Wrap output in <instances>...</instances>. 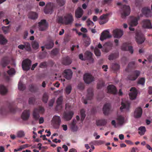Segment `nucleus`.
<instances>
[{
    "instance_id": "1",
    "label": "nucleus",
    "mask_w": 152,
    "mask_h": 152,
    "mask_svg": "<svg viewBox=\"0 0 152 152\" xmlns=\"http://www.w3.org/2000/svg\"><path fill=\"white\" fill-rule=\"evenodd\" d=\"M57 21L59 23L65 25H71L74 21V18L71 13H68L66 14L63 17L62 16L58 17Z\"/></svg>"
},
{
    "instance_id": "2",
    "label": "nucleus",
    "mask_w": 152,
    "mask_h": 152,
    "mask_svg": "<svg viewBox=\"0 0 152 152\" xmlns=\"http://www.w3.org/2000/svg\"><path fill=\"white\" fill-rule=\"evenodd\" d=\"M16 111V109L14 107L12 103H9L7 109L5 107H2L0 109V113L2 114H5L8 111L12 113H14Z\"/></svg>"
},
{
    "instance_id": "3",
    "label": "nucleus",
    "mask_w": 152,
    "mask_h": 152,
    "mask_svg": "<svg viewBox=\"0 0 152 152\" xmlns=\"http://www.w3.org/2000/svg\"><path fill=\"white\" fill-rule=\"evenodd\" d=\"M56 8V6L50 2L48 3L44 10V11L46 14H51L53 12V10Z\"/></svg>"
},
{
    "instance_id": "4",
    "label": "nucleus",
    "mask_w": 152,
    "mask_h": 152,
    "mask_svg": "<svg viewBox=\"0 0 152 152\" xmlns=\"http://www.w3.org/2000/svg\"><path fill=\"white\" fill-rule=\"evenodd\" d=\"M121 17L123 18H125L129 15L130 12V8L129 6L126 5H122L121 6Z\"/></svg>"
},
{
    "instance_id": "5",
    "label": "nucleus",
    "mask_w": 152,
    "mask_h": 152,
    "mask_svg": "<svg viewBox=\"0 0 152 152\" xmlns=\"http://www.w3.org/2000/svg\"><path fill=\"white\" fill-rule=\"evenodd\" d=\"M45 111L44 108L42 107H38L35 108L33 112V118L35 120H38L39 117V113H43Z\"/></svg>"
},
{
    "instance_id": "6",
    "label": "nucleus",
    "mask_w": 152,
    "mask_h": 152,
    "mask_svg": "<svg viewBox=\"0 0 152 152\" xmlns=\"http://www.w3.org/2000/svg\"><path fill=\"white\" fill-rule=\"evenodd\" d=\"M113 45V44L112 42H107L103 45L102 50L103 52L107 53L112 49Z\"/></svg>"
},
{
    "instance_id": "7",
    "label": "nucleus",
    "mask_w": 152,
    "mask_h": 152,
    "mask_svg": "<svg viewBox=\"0 0 152 152\" xmlns=\"http://www.w3.org/2000/svg\"><path fill=\"white\" fill-rule=\"evenodd\" d=\"M39 29L40 31L46 30L48 27V23L45 19L41 20L38 23Z\"/></svg>"
},
{
    "instance_id": "8",
    "label": "nucleus",
    "mask_w": 152,
    "mask_h": 152,
    "mask_svg": "<svg viewBox=\"0 0 152 152\" xmlns=\"http://www.w3.org/2000/svg\"><path fill=\"white\" fill-rule=\"evenodd\" d=\"M52 122L53 124V126L55 128H58L61 123L60 117L58 116L55 115L52 119Z\"/></svg>"
},
{
    "instance_id": "9",
    "label": "nucleus",
    "mask_w": 152,
    "mask_h": 152,
    "mask_svg": "<svg viewBox=\"0 0 152 152\" xmlns=\"http://www.w3.org/2000/svg\"><path fill=\"white\" fill-rule=\"evenodd\" d=\"M87 94L86 96V99L83 100V102L85 104H87V100H91L92 99L93 96V90L92 88H88L87 90ZM83 98L82 100H83Z\"/></svg>"
},
{
    "instance_id": "10",
    "label": "nucleus",
    "mask_w": 152,
    "mask_h": 152,
    "mask_svg": "<svg viewBox=\"0 0 152 152\" xmlns=\"http://www.w3.org/2000/svg\"><path fill=\"white\" fill-rule=\"evenodd\" d=\"M31 64V61L28 59L24 60L22 63V66L24 70L27 71L30 69V66Z\"/></svg>"
},
{
    "instance_id": "11",
    "label": "nucleus",
    "mask_w": 152,
    "mask_h": 152,
    "mask_svg": "<svg viewBox=\"0 0 152 152\" xmlns=\"http://www.w3.org/2000/svg\"><path fill=\"white\" fill-rule=\"evenodd\" d=\"M83 79L85 82L89 84L94 81V77L90 74L87 73L85 74L83 76Z\"/></svg>"
},
{
    "instance_id": "12",
    "label": "nucleus",
    "mask_w": 152,
    "mask_h": 152,
    "mask_svg": "<svg viewBox=\"0 0 152 152\" xmlns=\"http://www.w3.org/2000/svg\"><path fill=\"white\" fill-rule=\"evenodd\" d=\"M141 25L143 28L151 29L152 28L151 20L149 19H144L142 20Z\"/></svg>"
},
{
    "instance_id": "13",
    "label": "nucleus",
    "mask_w": 152,
    "mask_h": 152,
    "mask_svg": "<svg viewBox=\"0 0 152 152\" xmlns=\"http://www.w3.org/2000/svg\"><path fill=\"white\" fill-rule=\"evenodd\" d=\"M136 41L138 44L143 43L145 40L144 35L141 33L137 32L136 33Z\"/></svg>"
},
{
    "instance_id": "14",
    "label": "nucleus",
    "mask_w": 152,
    "mask_h": 152,
    "mask_svg": "<svg viewBox=\"0 0 152 152\" xmlns=\"http://www.w3.org/2000/svg\"><path fill=\"white\" fill-rule=\"evenodd\" d=\"M129 43L128 42H126L123 43L121 46L122 50L124 51L128 50L132 54L133 53V50L132 47L129 46Z\"/></svg>"
},
{
    "instance_id": "15",
    "label": "nucleus",
    "mask_w": 152,
    "mask_h": 152,
    "mask_svg": "<svg viewBox=\"0 0 152 152\" xmlns=\"http://www.w3.org/2000/svg\"><path fill=\"white\" fill-rule=\"evenodd\" d=\"M140 71L137 70H135L133 72L131 75H129L127 78L130 80H134L140 75Z\"/></svg>"
},
{
    "instance_id": "16",
    "label": "nucleus",
    "mask_w": 152,
    "mask_h": 152,
    "mask_svg": "<svg viewBox=\"0 0 152 152\" xmlns=\"http://www.w3.org/2000/svg\"><path fill=\"white\" fill-rule=\"evenodd\" d=\"M110 13H106L101 15L100 17V20L99 23L100 25L103 24L107 23L108 21V16L110 15Z\"/></svg>"
},
{
    "instance_id": "17",
    "label": "nucleus",
    "mask_w": 152,
    "mask_h": 152,
    "mask_svg": "<svg viewBox=\"0 0 152 152\" xmlns=\"http://www.w3.org/2000/svg\"><path fill=\"white\" fill-rule=\"evenodd\" d=\"M72 72L71 69H66L64 71L63 75L66 79L69 80L72 78Z\"/></svg>"
},
{
    "instance_id": "18",
    "label": "nucleus",
    "mask_w": 152,
    "mask_h": 152,
    "mask_svg": "<svg viewBox=\"0 0 152 152\" xmlns=\"http://www.w3.org/2000/svg\"><path fill=\"white\" fill-rule=\"evenodd\" d=\"M111 36L108 30L104 31L102 33L100 37V39L103 41L107 38L111 37Z\"/></svg>"
},
{
    "instance_id": "19",
    "label": "nucleus",
    "mask_w": 152,
    "mask_h": 152,
    "mask_svg": "<svg viewBox=\"0 0 152 152\" xmlns=\"http://www.w3.org/2000/svg\"><path fill=\"white\" fill-rule=\"evenodd\" d=\"M74 115V113L72 111H69L64 113V118L65 120L69 121L70 120Z\"/></svg>"
},
{
    "instance_id": "20",
    "label": "nucleus",
    "mask_w": 152,
    "mask_h": 152,
    "mask_svg": "<svg viewBox=\"0 0 152 152\" xmlns=\"http://www.w3.org/2000/svg\"><path fill=\"white\" fill-rule=\"evenodd\" d=\"M132 92L129 93V96L130 99H134L136 98L137 94V91L136 88L134 87H132L130 89Z\"/></svg>"
},
{
    "instance_id": "21",
    "label": "nucleus",
    "mask_w": 152,
    "mask_h": 152,
    "mask_svg": "<svg viewBox=\"0 0 152 152\" xmlns=\"http://www.w3.org/2000/svg\"><path fill=\"white\" fill-rule=\"evenodd\" d=\"M113 34L114 37L119 38L123 35V31L121 30L116 29L113 30Z\"/></svg>"
},
{
    "instance_id": "22",
    "label": "nucleus",
    "mask_w": 152,
    "mask_h": 152,
    "mask_svg": "<svg viewBox=\"0 0 152 152\" xmlns=\"http://www.w3.org/2000/svg\"><path fill=\"white\" fill-rule=\"evenodd\" d=\"M92 53L88 51H86L84 53V57L85 60H88L90 62H93L94 59L92 58Z\"/></svg>"
},
{
    "instance_id": "23",
    "label": "nucleus",
    "mask_w": 152,
    "mask_h": 152,
    "mask_svg": "<svg viewBox=\"0 0 152 152\" xmlns=\"http://www.w3.org/2000/svg\"><path fill=\"white\" fill-rule=\"evenodd\" d=\"M142 109L140 107L136 108L134 112V116L135 118H140L142 114Z\"/></svg>"
},
{
    "instance_id": "24",
    "label": "nucleus",
    "mask_w": 152,
    "mask_h": 152,
    "mask_svg": "<svg viewBox=\"0 0 152 152\" xmlns=\"http://www.w3.org/2000/svg\"><path fill=\"white\" fill-rule=\"evenodd\" d=\"M142 14L147 17H151V12L150 8L147 7L142 8Z\"/></svg>"
},
{
    "instance_id": "25",
    "label": "nucleus",
    "mask_w": 152,
    "mask_h": 152,
    "mask_svg": "<svg viewBox=\"0 0 152 152\" xmlns=\"http://www.w3.org/2000/svg\"><path fill=\"white\" fill-rule=\"evenodd\" d=\"M83 14V11L80 7H78L75 12V17L79 18L82 17Z\"/></svg>"
},
{
    "instance_id": "26",
    "label": "nucleus",
    "mask_w": 152,
    "mask_h": 152,
    "mask_svg": "<svg viewBox=\"0 0 152 152\" xmlns=\"http://www.w3.org/2000/svg\"><path fill=\"white\" fill-rule=\"evenodd\" d=\"M110 108V105L109 103H106L104 105L103 107V111L105 115H107L109 114Z\"/></svg>"
},
{
    "instance_id": "27",
    "label": "nucleus",
    "mask_w": 152,
    "mask_h": 152,
    "mask_svg": "<svg viewBox=\"0 0 152 152\" xmlns=\"http://www.w3.org/2000/svg\"><path fill=\"white\" fill-rule=\"evenodd\" d=\"M30 113L29 110H25L21 115V118L24 121L27 120L30 116Z\"/></svg>"
},
{
    "instance_id": "28",
    "label": "nucleus",
    "mask_w": 152,
    "mask_h": 152,
    "mask_svg": "<svg viewBox=\"0 0 152 152\" xmlns=\"http://www.w3.org/2000/svg\"><path fill=\"white\" fill-rule=\"evenodd\" d=\"M107 89L108 92L111 94H115L117 92V90L116 87L113 85H109L107 87Z\"/></svg>"
},
{
    "instance_id": "29",
    "label": "nucleus",
    "mask_w": 152,
    "mask_h": 152,
    "mask_svg": "<svg viewBox=\"0 0 152 152\" xmlns=\"http://www.w3.org/2000/svg\"><path fill=\"white\" fill-rule=\"evenodd\" d=\"M62 96L59 97L57 99L56 103L57 106L56 109L58 110H61L62 108L61 104L62 102Z\"/></svg>"
},
{
    "instance_id": "30",
    "label": "nucleus",
    "mask_w": 152,
    "mask_h": 152,
    "mask_svg": "<svg viewBox=\"0 0 152 152\" xmlns=\"http://www.w3.org/2000/svg\"><path fill=\"white\" fill-rule=\"evenodd\" d=\"M140 17H139L134 18L129 23V24L130 26H136L138 23V21Z\"/></svg>"
},
{
    "instance_id": "31",
    "label": "nucleus",
    "mask_w": 152,
    "mask_h": 152,
    "mask_svg": "<svg viewBox=\"0 0 152 152\" xmlns=\"http://www.w3.org/2000/svg\"><path fill=\"white\" fill-rule=\"evenodd\" d=\"M28 18L32 20L37 19L38 17V14L35 12H30L28 15Z\"/></svg>"
},
{
    "instance_id": "32",
    "label": "nucleus",
    "mask_w": 152,
    "mask_h": 152,
    "mask_svg": "<svg viewBox=\"0 0 152 152\" xmlns=\"http://www.w3.org/2000/svg\"><path fill=\"white\" fill-rule=\"evenodd\" d=\"M9 62L10 61L8 57L5 56L2 58L1 61V64L3 67H4L9 64Z\"/></svg>"
},
{
    "instance_id": "33",
    "label": "nucleus",
    "mask_w": 152,
    "mask_h": 152,
    "mask_svg": "<svg viewBox=\"0 0 152 152\" xmlns=\"http://www.w3.org/2000/svg\"><path fill=\"white\" fill-rule=\"evenodd\" d=\"M107 123V120L105 119L99 120L96 121V124L97 126H104Z\"/></svg>"
},
{
    "instance_id": "34",
    "label": "nucleus",
    "mask_w": 152,
    "mask_h": 152,
    "mask_svg": "<svg viewBox=\"0 0 152 152\" xmlns=\"http://www.w3.org/2000/svg\"><path fill=\"white\" fill-rule=\"evenodd\" d=\"M54 45V42L52 41H48L45 44V48L48 49H51L53 47Z\"/></svg>"
},
{
    "instance_id": "35",
    "label": "nucleus",
    "mask_w": 152,
    "mask_h": 152,
    "mask_svg": "<svg viewBox=\"0 0 152 152\" xmlns=\"http://www.w3.org/2000/svg\"><path fill=\"white\" fill-rule=\"evenodd\" d=\"M130 104L128 102H124L122 101L121 103V106L120 107V109L121 111L124 109H128L129 107Z\"/></svg>"
},
{
    "instance_id": "36",
    "label": "nucleus",
    "mask_w": 152,
    "mask_h": 152,
    "mask_svg": "<svg viewBox=\"0 0 152 152\" xmlns=\"http://www.w3.org/2000/svg\"><path fill=\"white\" fill-rule=\"evenodd\" d=\"M71 62L72 61L69 57L67 56L63 58L62 63L65 65H68L70 64Z\"/></svg>"
},
{
    "instance_id": "37",
    "label": "nucleus",
    "mask_w": 152,
    "mask_h": 152,
    "mask_svg": "<svg viewBox=\"0 0 152 152\" xmlns=\"http://www.w3.org/2000/svg\"><path fill=\"white\" fill-rule=\"evenodd\" d=\"M76 121L75 120H73L71 124V128L73 132L76 131L77 129V127L76 125Z\"/></svg>"
},
{
    "instance_id": "38",
    "label": "nucleus",
    "mask_w": 152,
    "mask_h": 152,
    "mask_svg": "<svg viewBox=\"0 0 152 152\" xmlns=\"http://www.w3.org/2000/svg\"><path fill=\"white\" fill-rule=\"evenodd\" d=\"M7 92L6 88L3 85H0V93L3 95L5 94Z\"/></svg>"
},
{
    "instance_id": "39",
    "label": "nucleus",
    "mask_w": 152,
    "mask_h": 152,
    "mask_svg": "<svg viewBox=\"0 0 152 152\" xmlns=\"http://www.w3.org/2000/svg\"><path fill=\"white\" fill-rule=\"evenodd\" d=\"M7 42V40L5 38L4 36L0 34V44L4 45L6 44Z\"/></svg>"
},
{
    "instance_id": "40",
    "label": "nucleus",
    "mask_w": 152,
    "mask_h": 152,
    "mask_svg": "<svg viewBox=\"0 0 152 152\" xmlns=\"http://www.w3.org/2000/svg\"><path fill=\"white\" fill-rule=\"evenodd\" d=\"M10 25L8 26H3L2 27L1 29L4 34H6L10 32Z\"/></svg>"
},
{
    "instance_id": "41",
    "label": "nucleus",
    "mask_w": 152,
    "mask_h": 152,
    "mask_svg": "<svg viewBox=\"0 0 152 152\" xmlns=\"http://www.w3.org/2000/svg\"><path fill=\"white\" fill-rule=\"evenodd\" d=\"M111 67L112 70L115 72L119 69L120 66L117 64H113L111 66Z\"/></svg>"
},
{
    "instance_id": "42",
    "label": "nucleus",
    "mask_w": 152,
    "mask_h": 152,
    "mask_svg": "<svg viewBox=\"0 0 152 152\" xmlns=\"http://www.w3.org/2000/svg\"><path fill=\"white\" fill-rule=\"evenodd\" d=\"M31 45L33 48L35 50L37 49L39 47L38 42L36 41L32 42Z\"/></svg>"
},
{
    "instance_id": "43",
    "label": "nucleus",
    "mask_w": 152,
    "mask_h": 152,
    "mask_svg": "<svg viewBox=\"0 0 152 152\" xmlns=\"http://www.w3.org/2000/svg\"><path fill=\"white\" fill-rule=\"evenodd\" d=\"M138 130V133L141 135H144L146 131L145 128L144 126H140Z\"/></svg>"
},
{
    "instance_id": "44",
    "label": "nucleus",
    "mask_w": 152,
    "mask_h": 152,
    "mask_svg": "<svg viewBox=\"0 0 152 152\" xmlns=\"http://www.w3.org/2000/svg\"><path fill=\"white\" fill-rule=\"evenodd\" d=\"M24 45H25V50L28 52L31 51V48L30 44L28 42H25L24 43Z\"/></svg>"
},
{
    "instance_id": "45",
    "label": "nucleus",
    "mask_w": 152,
    "mask_h": 152,
    "mask_svg": "<svg viewBox=\"0 0 152 152\" xmlns=\"http://www.w3.org/2000/svg\"><path fill=\"white\" fill-rule=\"evenodd\" d=\"M58 5L60 7H62L66 3L65 0H56Z\"/></svg>"
},
{
    "instance_id": "46",
    "label": "nucleus",
    "mask_w": 152,
    "mask_h": 152,
    "mask_svg": "<svg viewBox=\"0 0 152 152\" xmlns=\"http://www.w3.org/2000/svg\"><path fill=\"white\" fill-rule=\"evenodd\" d=\"M85 111L84 109H81L80 111V113L81 115V120L82 122L86 116L85 114Z\"/></svg>"
},
{
    "instance_id": "47",
    "label": "nucleus",
    "mask_w": 152,
    "mask_h": 152,
    "mask_svg": "<svg viewBox=\"0 0 152 152\" xmlns=\"http://www.w3.org/2000/svg\"><path fill=\"white\" fill-rule=\"evenodd\" d=\"M18 88L20 90L23 91L25 89L26 87L25 85L23 84L20 81L19 82L18 84Z\"/></svg>"
},
{
    "instance_id": "48",
    "label": "nucleus",
    "mask_w": 152,
    "mask_h": 152,
    "mask_svg": "<svg viewBox=\"0 0 152 152\" xmlns=\"http://www.w3.org/2000/svg\"><path fill=\"white\" fill-rule=\"evenodd\" d=\"M118 56V54L116 53H113L109 56L108 59L109 60H113V59L117 58Z\"/></svg>"
},
{
    "instance_id": "49",
    "label": "nucleus",
    "mask_w": 152,
    "mask_h": 152,
    "mask_svg": "<svg viewBox=\"0 0 152 152\" xmlns=\"http://www.w3.org/2000/svg\"><path fill=\"white\" fill-rule=\"evenodd\" d=\"M105 83L102 80H100L99 82L97 83V88L98 89L101 88L102 87H103Z\"/></svg>"
},
{
    "instance_id": "50",
    "label": "nucleus",
    "mask_w": 152,
    "mask_h": 152,
    "mask_svg": "<svg viewBox=\"0 0 152 152\" xmlns=\"http://www.w3.org/2000/svg\"><path fill=\"white\" fill-rule=\"evenodd\" d=\"M36 100V99L34 97H30L28 100V104H29L34 105Z\"/></svg>"
},
{
    "instance_id": "51",
    "label": "nucleus",
    "mask_w": 152,
    "mask_h": 152,
    "mask_svg": "<svg viewBox=\"0 0 152 152\" xmlns=\"http://www.w3.org/2000/svg\"><path fill=\"white\" fill-rule=\"evenodd\" d=\"M59 51V50L57 48L53 49L51 51V54L52 56H56Z\"/></svg>"
},
{
    "instance_id": "52",
    "label": "nucleus",
    "mask_w": 152,
    "mask_h": 152,
    "mask_svg": "<svg viewBox=\"0 0 152 152\" xmlns=\"http://www.w3.org/2000/svg\"><path fill=\"white\" fill-rule=\"evenodd\" d=\"M94 53L96 56H100L101 53L97 47H96L94 49Z\"/></svg>"
},
{
    "instance_id": "53",
    "label": "nucleus",
    "mask_w": 152,
    "mask_h": 152,
    "mask_svg": "<svg viewBox=\"0 0 152 152\" xmlns=\"http://www.w3.org/2000/svg\"><path fill=\"white\" fill-rule=\"evenodd\" d=\"M17 137H22L25 135L24 132L22 131H20L17 133Z\"/></svg>"
},
{
    "instance_id": "54",
    "label": "nucleus",
    "mask_w": 152,
    "mask_h": 152,
    "mask_svg": "<svg viewBox=\"0 0 152 152\" xmlns=\"http://www.w3.org/2000/svg\"><path fill=\"white\" fill-rule=\"evenodd\" d=\"M118 119L119 124H122L124 123V118L123 117L120 116L118 117Z\"/></svg>"
},
{
    "instance_id": "55",
    "label": "nucleus",
    "mask_w": 152,
    "mask_h": 152,
    "mask_svg": "<svg viewBox=\"0 0 152 152\" xmlns=\"http://www.w3.org/2000/svg\"><path fill=\"white\" fill-rule=\"evenodd\" d=\"M48 100V96L47 94H44L42 97V101L45 103H46Z\"/></svg>"
},
{
    "instance_id": "56",
    "label": "nucleus",
    "mask_w": 152,
    "mask_h": 152,
    "mask_svg": "<svg viewBox=\"0 0 152 152\" xmlns=\"http://www.w3.org/2000/svg\"><path fill=\"white\" fill-rule=\"evenodd\" d=\"M93 144L95 145H99L103 143V142L101 140H95L93 142Z\"/></svg>"
},
{
    "instance_id": "57",
    "label": "nucleus",
    "mask_w": 152,
    "mask_h": 152,
    "mask_svg": "<svg viewBox=\"0 0 152 152\" xmlns=\"http://www.w3.org/2000/svg\"><path fill=\"white\" fill-rule=\"evenodd\" d=\"M145 82V78L144 77H142L140 78L138 81V83L143 85Z\"/></svg>"
},
{
    "instance_id": "58",
    "label": "nucleus",
    "mask_w": 152,
    "mask_h": 152,
    "mask_svg": "<svg viewBox=\"0 0 152 152\" xmlns=\"http://www.w3.org/2000/svg\"><path fill=\"white\" fill-rule=\"evenodd\" d=\"M72 90V87L70 86H67L65 89L66 93L67 94H69Z\"/></svg>"
},
{
    "instance_id": "59",
    "label": "nucleus",
    "mask_w": 152,
    "mask_h": 152,
    "mask_svg": "<svg viewBox=\"0 0 152 152\" xmlns=\"http://www.w3.org/2000/svg\"><path fill=\"white\" fill-rule=\"evenodd\" d=\"M7 73L9 75H12L15 73V70L14 69L12 68L7 71Z\"/></svg>"
},
{
    "instance_id": "60",
    "label": "nucleus",
    "mask_w": 152,
    "mask_h": 152,
    "mask_svg": "<svg viewBox=\"0 0 152 152\" xmlns=\"http://www.w3.org/2000/svg\"><path fill=\"white\" fill-rule=\"evenodd\" d=\"M29 90L30 91L32 92H35L36 91V90L34 86L31 85L29 86Z\"/></svg>"
},
{
    "instance_id": "61",
    "label": "nucleus",
    "mask_w": 152,
    "mask_h": 152,
    "mask_svg": "<svg viewBox=\"0 0 152 152\" xmlns=\"http://www.w3.org/2000/svg\"><path fill=\"white\" fill-rule=\"evenodd\" d=\"M112 1V0H102V4L103 5L105 4H109L111 3Z\"/></svg>"
},
{
    "instance_id": "62",
    "label": "nucleus",
    "mask_w": 152,
    "mask_h": 152,
    "mask_svg": "<svg viewBox=\"0 0 152 152\" xmlns=\"http://www.w3.org/2000/svg\"><path fill=\"white\" fill-rule=\"evenodd\" d=\"M78 88L80 90H83L84 88V86L83 83H80L78 84Z\"/></svg>"
},
{
    "instance_id": "63",
    "label": "nucleus",
    "mask_w": 152,
    "mask_h": 152,
    "mask_svg": "<svg viewBox=\"0 0 152 152\" xmlns=\"http://www.w3.org/2000/svg\"><path fill=\"white\" fill-rule=\"evenodd\" d=\"M30 145L28 144H25L22 145L20 146L21 150L24 149L26 148L30 147Z\"/></svg>"
},
{
    "instance_id": "64",
    "label": "nucleus",
    "mask_w": 152,
    "mask_h": 152,
    "mask_svg": "<svg viewBox=\"0 0 152 152\" xmlns=\"http://www.w3.org/2000/svg\"><path fill=\"white\" fill-rule=\"evenodd\" d=\"M87 24L88 26L91 25L93 26L94 25V23L93 22L90 20H87Z\"/></svg>"
}]
</instances>
